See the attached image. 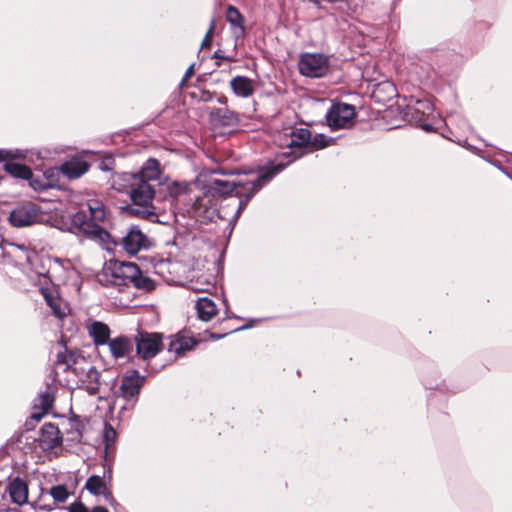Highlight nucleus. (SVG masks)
Wrapping results in <instances>:
<instances>
[{"label":"nucleus","mask_w":512,"mask_h":512,"mask_svg":"<svg viewBox=\"0 0 512 512\" xmlns=\"http://www.w3.org/2000/svg\"><path fill=\"white\" fill-rule=\"evenodd\" d=\"M61 344H63V350L57 353L55 364L58 366L65 365L64 371H68L78 362L79 353L78 351L68 350L63 341H61Z\"/></svg>","instance_id":"nucleus-25"},{"label":"nucleus","mask_w":512,"mask_h":512,"mask_svg":"<svg viewBox=\"0 0 512 512\" xmlns=\"http://www.w3.org/2000/svg\"><path fill=\"white\" fill-rule=\"evenodd\" d=\"M297 157L288 160V162L271 164L265 167L254 180L230 181L223 179H213L210 181L202 196L189 198L192 202V210L195 214L208 213L214 205L216 198H225L234 195L240 198L237 213H241L247 206L253 196L263 187L265 183L285 169V167Z\"/></svg>","instance_id":"nucleus-2"},{"label":"nucleus","mask_w":512,"mask_h":512,"mask_svg":"<svg viewBox=\"0 0 512 512\" xmlns=\"http://www.w3.org/2000/svg\"><path fill=\"white\" fill-rule=\"evenodd\" d=\"M308 2L313 4L317 8H321V1L320 0H308Z\"/></svg>","instance_id":"nucleus-44"},{"label":"nucleus","mask_w":512,"mask_h":512,"mask_svg":"<svg viewBox=\"0 0 512 512\" xmlns=\"http://www.w3.org/2000/svg\"><path fill=\"white\" fill-rule=\"evenodd\" d=\"M38 401L37 407H39L43 413H47L53 406L54 396L49 392H45L39 396Z\"/></svg>","instance_id":"nucleus-29"},{"label":"nucleus","mask_w":512,"mask_h":512,"mask_svg":"<svg viewBox=\"0 0 512 512\" xmlns=\"http://www.w3.org/2000/svg\"><path fill=\"white\" fill-rule=\"evenodd\" d=\"M105 275L113 286L133 285L136 289L146 293L152 292L156 288L155 281L144 275L139 266L132 262L110 261L105 268Z\"/></svg>","instance_id":"nucleus-4"},{"label":"nucleus","mask_w":512,"mask_h":512,"mask_svg":"<svg viewBox=\"0 0 512 512\" xmlns=\"http://www.w3.org/2000/svg\"><path fill=\"white\" fill-rule=\"evenodd\" d=\"M85 488L93 495H104L106 499L112 498V493L107 489L103 478L98 475L90 476L86 481Z\"/></svg>","instance_id":"nucleus-24"},{"label":"nucleus","mask_w":512,"mask_h":512,"mask_svg":"<svg viewBox=\"0 0 512 512\" xmlns=\"http://www.w3.org/2000/svg\"><path fill=\"white\" fill-rule=\"evenodd\" d=\"M84 424L78 415L73 414L67 420V427L65 428V433L69 441L72 442H81L83 436Z\"/></svg>","instance_id":"nucleus-22"},{"label":"nucleus","mask_w":512,"mask_h":512,"mask_svg":"<svg viewBox=\"0 0 512 512\" xmlns=\"http://www.w3.org/2000/svg\"><path fill=\"white\" fill-rule=\"evenodd\" d=\"M110 328L107 324L95 321L92 323L89 334L96 346L108 344L110 339Z\"/></svg>","instance_id":"nucleus-20"},{"label":"nucleus","mask_w":512,"mask_h":512,"mask_svg":"<svg viewBox=\"0 0 512 512\" xmlns=\"http://www.w3.org/2000/svg\"><path fill=\"white\" fill-rule=\"evenodd\" d=\"M38 442L43 451H52L60 447L63 437L59 427L50 422L43 424L40 429Z\"/></svg>","instance_id":"nucleus-11"},{"label":"nucleus","mask_w":512,"mask_h":512,"mask_svg":"<svg viewBox=\"0 0 512 512\" xmlns=\"http://www.w3.org/2000/svg\"><path fill=\"white\" fill-rule=\"evenodd\" d=\"M329 57L321 53L300 55L298 68L301 75L310 78L324 77L329 71Z\"/></svg>","instance_id":"nucleus-6"},{"label":"nucleus","mask_w":512,"mask_h":512,"mask_svg":"<svg viewBox=\"0 0 512 512\" xmlns=\"http://www.w3.org/2000/svg\"><path fill=\"white\" fill-rule=\"evenodd\" d=\"M44 508L47 509V510H52L53 509L52 506H45Z\"/></svg>","instance_id":"nucleus-47"},{"label":"nucleus","mask_w":512,"mask_h":512,"mask_svg":"<svg viewBox=\"0 0 512 512\" xmlns=\"http://www.w3.org/2000/svg\"><path fill=\"white\" fill-rule=\"evenodd\" d=\"M160 174L161 170L158 160L150 158L139 172L123 173L120 176L119 190L128 194L132 203L137 206L136 208H130L132 215L147 220L157 217L155 208L152 205L155 189L151 181H157Z\"/></svg>","instance_id":"nucleus-3"},{"label":"nucleus","mask_w":512,"mask_h":512,"mask_svg":"<svg viewBox=\"0 0 512 512\" xmlns=\"http://www.w3.org/2000/svg\"><path fill=\"white\" fill-rule=\"evenodd\" d=\"M41 295L46 304L51 308L53 314L58 318H63L67 314V304L59 296L58 292L52 287H41Z\"/></svg>","instance_id":"nucleus-14"},{"label":"nucleus","mask_w":512,"mask_h":512,"mask_svg":"<svg viewBox=\"0 0 512 512\" xmlns=\"http://www.w3.org/2000/svg\"><path fill=\"white\" fill-rule=\"evenodd\" d=\"M106 217L104 203L98 199H90L86 208H82L73 215L72 224L85 235L103 243L112 244L114 247H120L131 256L148 247L147 236L136 226L130 227L121 236L105 230L101 224Z\"/></svg>","instance_id":"nucleus-1"},{"label":"nucleus","mask_w":512,"mask_h":512,"mask_svg":"<svg viewBox=\"0 0 512 512\" xmlns=\"http://www.w3.org/2000/svg\"><path fill=\"white\" fill-rule=\"evenodd\" d=\"M417 105L421 106L423 108H427L428 111H432V106L430 104L426 103V102L418 101Z\"/></svg>","instance_id":"nucleus-41"},{"label":"nucleus","mask_w":512,"mask_h":512,"mask_svg":"<svg viewBox=\"0 0 512 512\" xmlns=\"http://www.w3.org/2000/svg\"><path fill=\"white\" fill-rule=\"evenodd\" d=\"M189 192H190L189 185L186 183L175 182L169 187L170 196H172L173 198H176V199H179L180 197H182L186 194H189Z\"/></svg>","instance_id":"nucleus-28"},{"label":"nucleus","mask_w":512,"mask_h":512,"mask_svg":"<svg viewBox=\"0 0 512 512\" xmlns=\"http://www.w3.org/2000/svg\"><path fill=\"white\" fill-rule=\"evenodd\" d=\"M46 413H43V411L41 413H33L31 415V419L35 420V421H40L43 417V415H45Z\"/></svg>","instance_id":"nucleus-40"},{"label":"nucleus","mask_w":512,"mask_h":512,"mask_svg":"<svg viewBox=\"0 0 512 512\" xmlns=\"http://www.w3.org/2000/svg\"><path fill=\"white\" fill-rule=\"evenodd\" d=\"M100 389V381H89L86 390L90 395H96Z\"/></svg>","instance_id":"nucleus-34"},{"label":"nucleus","mask_w":512,"mask_h":512,"mask_svg":"<svg viewBox=\"0 0 512 512\" xmlns=\"http://www.w3.org/2000/svg\"><path fill=\"white\" fill-rule=\"evenodd\" d=\"M116 432L115 430L112 428V427H109L106 431H105V438L107 441H109L110 437L111 436H115Z\"/></svg>","instance_id":"nucleus-39"},{"label":"nucleus","mask_w":512,"mask_h":512,"mask_svg":"<svg viewBox=\"0 0 512 512\" xmlns=\"http://www.w3.org/2000/svg\"><path fill=\"white\" fill-rule=\"evenodd\" d=\"M197 344L198 341L194 337L187 335L185 332H179L170 337L168 351L174 353L176 357H180L187 351L192 350Z\"/></svg>","instance_id":"nucleus-13"},{"label":"nucleus","mask_w":512,"mask_h":512,"mask_svg":"<svg viewBox=\"0 0 512 512\" xmlns=\"http://www.w3.org/2000/svg\"><path fill=\"white\" fill-rule=\"evenodd\" d=\"M22 157L19 153H14L11 150L0 149V162H5L4 170L14 178L27 180L33 175L32 169L26 165L11 160Z\"/></svg>","instance_id":"nucleus-9"},{"label":"nucleus","mask_w":512,"mask_h":512,"mask_svg":"<svg viewBox=\"0 0 512 512\" xmlns=\"http://www.w3.org/2000/svg\"><path fill=\"white\" fill-rule=\"evenodd\" d=\"M329 144V141L327 140L326 136L323 134H317L313 138L310 137V143H309V152H312L313 150H319L327 147Z\"/></svg>","instance_id":"nucleus-30"},{"label":"nucleus","mask_w":512,"mask_h":512,"mask_svg":"<svg viewBox=\"0 0 512 512\" xmlns=\"http://www.w3.org/2000/svg\"><path fill=\"white\" fill-rule=\"evenodd\" d=\"M87 376L90 381H100L101 373L94 367H91L87 373Z\"/></svg>","instance_id":"nucleus-36"},{"label":"nucleus","mask_w":512,"mask_h":512,"mask_svg":"<svg viewBox=\"0 0 512 512\" xmlns=\"http://www.w3.org/2000/svg\"><path fill=\"white\" fill-rule=\"evenodd\" d=\"M424 114H425L424 112L421 113V116L418 118L419 122H422Z\"/></svg>","instance_id":"nucleus-46"},{"label":"nucleus","mask_w":512,"mask_h":512,"mask_svg":"<svg viewBox=\"0 0 512 512\" xmlns=\"http://www.w3.org/2000/svg\"><path fill=\"white\" fill-rule=\"evenodd\" d=\"M397 95V89L391 81H383L374 85L372 98L375 102L386 103Z\"/></svg>","instance_id":"nucleus-18"},{"label":"nucleus","mask_w":512,"mask_h":512,"mask_svg":"<svg viewBox=\"0 0 512 512\" xmlns=\"http://www.w3.org/2000/svg\"><path fill=\"white\" fill-rule=\"evenodd\" d=\"M136 354L143 360L154 358L163 349V334L159 332L139 331L134 337Z\"/></svg>","instance_id":"nucleus-5"},{"label":"nucleus","mask_w":512,"mask_h":512,"mask_svg":"<svg viewBox=\"0 0 512 512\" xmlns=\"http://www.w3.org/2000/svg\"><path fill=\"white\" fill-rule=\"evenodd\" d=\"M210 120L218 127H236L240 123V116L228 108H214L210 112Z\"/></svg>","instance_id":"nucleus-15"},{"label":"nucleus","mask_w":512,"mask_h":512,"mask_svg":"<svg viewBox=\"0 0 512 512\" xmlns=\"http://www.w3.org/2000/svg\"><path fill=\"white\" fill-rule=\"evenodd\" d=\"M69 512H89V511H88V508L81 501H76L69 506Z\"/></svg>","instance_id":"nucleus-33"},{"label":"nucleus","mask_w":512,"mask_h":512,"mask_svg":"<svg viewBox=\"0 0 512 512\" xmlns=\"http://www.w3.org/2000/svg\"><path fill=\"white\" fill-rule=\"evenodd\" d=\"M195 74V69H194V64L190 65L188 67V69L186 70L183 78H182V81H181V86H184L185 83Z\"/></svg>","instance_id":"nucleus-35"},{"label":"nucleus","mask_w":512,"mask_h":512,"mask_svg":"<svg viewBox=\"0 0 512 512\" xmlns=\"http://www.w3.org/2000/svg\"><path fill=\"white\" fill-rule=\"evenodd\" d=\"M92 512H109V511L102 506H97V507L93 508Z\"/></svg>","instance_id":"nucleus-43"},{"label":"nucleus","mask_w":512,"mask_h":512,"mask_svg":"<svg viewBox=\"0 0 512 512\" xmlns=\"http://www.w3.org/2000/svg\"><path fill=\"white\" fill-rule=\"evenodd\" d=\"M226 20L233 28L237 29V31H235L237 37L244 36L245 18L237 7L234 5H228L226 10Z\"/></svg>","instance_id":"nucleus-21"},{"label":"nucleus","mask_w":512,"mask_h":512,"mask_svg":"<svg viewBox=\"0 0 512 512\" xmlns=\"http://www.w3.org/2000/svg\"><path fill=\"white\" fill-rule=\"evenodd\" d=\"M218 102L221 103V104L226 105L227 102H228V99H227V97L225 95H221V96L218 97Z\"/></svg>","instance_id":"nucleus-42"},{"label":"nucleus","mask_w":512,"mask_h":512,"mask_svg":"<svg viewBox=\"0 0 512 512\" xmlns=\"http://www.w3.org/2000/svg\"><path fill=\"white\" fill-rule=\"evenodd\" d=\"M216 65H217V66H220V65H221L220 61H217V62H216Z\"/></svg>","instance_id":"nucleus-48"},{"label":"nucleus","mask_w":512,"mask_h":512,"mask_svg":"<svg viewBox=\"0 0 512 512\" xmlns=\"http://www.w3.org/2000/svg\"><path fill=\"white\" fill-rule=\"evenodd\" d=\"M311 132L307 128H298L291 132L290 148L309 149Z\"/></svg>","instance_id":"nucleus-26"},{"label":"nucleus","mask_w":512,"mask_h":512,"mask_svg":"<svg viewBox=\"0 0 512 512\" xmlns=\"http://www.w3.org/2000/svg\"><path fill=\"white\" fill-rule=\"evenodd\" d=\"M145 376H141L137 370H131L123 376L120 385V395L127 402H135L138 399L141 388L144 386Z\"/></svg>","instance_id":"nucleus-10"},{"label":"nucleus","mask_w":512,"mask_h":512,"mask_svg":"<svg viewBox=\"0 0 512 512\" xmlns=\"http://www.w3.org/2000/svg\"><path fill=\"white\" fill-rule=\"evenodd\" d=\"M29 180L30 186L35 191H44L48 188V185L41 179V178H35L33 175L31 176Z\"/></svg>","instance_id":"nucleus-32"},{"label":"nucleus","mask_w":512,"mask_h":512,"mask_svg":"<svg viewBox=\"0 0 512 512\" xmlns=\"http://www.w3.org/2000/svg\"><path fill=\"white\" fill-rule=\"evenodd\" d=\"M108 346L112 357L118 360L131 354L133 350V340L128 336L120 335L112 338Z\"/></svg>","instance_id":"nucleus-16"},{"label":"nucleus","mask_w":512,"mask_h":512,"mask_svg":"<svg viewBox=\"0 0 512 512\" xmlns=\"http://www.w3.org/2000/svg\"><path fill=\"white\" fill-rule=\"evenodd\" d=\"M230 86L233 92L238 97L248 98L254 93L253 81L245 76H235L230 81Z\"/></svg>","instance_id":"nucleus-19"},{"label":"nucleus","mask_w":512,"mask_h":512,"mask_svg":"<svg viewBox=\"0 0 512 512\" xmlns=\"http://www.w3.org/2000/svg\"><path fill=\"white\" fill-rule=\"evenodd\" d=\"M214 97V93L210 92V91H201L200 93V100L203 101V102H209L213 99Z\"/></svg>","instance_id":"nucleus-37"},{"label":"nucleus","mask_w":512,"mask_h":512,"mask_svg":"<svg viewBox=\"0 0 512 512\" xmlns=\"http://www.w3.org/2000/svg\"><path fill=\"white\" fill-rule=\"evenodd\" d=\"M421 127L426 130V131H430L432 129V126L430 124H427V123H421L420 124Z\"/></svg>","instance_id":"nucleus-45"},{"label":"nucleus","mask_w":512,"mask_h":512,"mask_svg":"<svg viewBox=\"0 0 512 512\" xmlns=\"http://www.w3.org/2000/svg\"><path fill=\"white\" fill-rule=\"evenodd\" d=\"M214 30H215V21L213 20L211 22V25H210L208 31L206 32V34L202 40L200 49H210L211 48Z\"/></svg>","instance_id":"nucleus-31"},{"label":"nucleus","mask_w":512,"mask_h":512,"mask_svg":"<svg viewBox=\"0 0 512 512\" xmlns=\"http://www.w3.org/2000/svg\"><path fill=\"white\" fill-rule=\"evenodd\" d=\"M213 58L219 59V60H226L228 62L233 61V59L231 57L221 55L219 50L214 53Z\"/></svg>","instance_id":"nucleus-38"},{"label":"nucleus","mask_w":512,"mask_h":512,"mask_svg":"<svg viewBox=\"0 0 512 512\" xmlns=\"http://www.w3.org/2000/svg\"><path fill=\"white\" fill-rule=\"evenodd\" d=\"M48 493L54 499L55 504L66 502V500L70 496V492L68 491L67 486L64 484L52 486L49 489Z\"/></svg>","instance_id":"nucleus-27"},{"label":"nucleus","mask_w":512,"mask_h":512,"mask_svg":"<svg viewBox=\"0 0 512 512\" xmlns=\"http://www.w3.org/2000/svg\"><path fill=\"white\" fill-rule=\"evenodd\" d=\"M40 214V207L37 204L28 202L13 209L8 220L13 227L22 228L36 223Z\"/></svg>","instance_id":"nucleus-8"},{"label":"nucleus","mask_w":512,"mask_h":512,"mask_svg":"<svg viewBox=\"0 0 512 512\" xmlns=\"http://www.w3.org/2000/svg\"><path fill=\"white\" fill-rule=\"evenodd\" d=\"M90 168V163L81 155L71 157L62 163L60 171L68 179H78L84 175Z\"/></svg>","instance_id":"nucleus-12"},{"label":"nucleus","mask_w":512,"mask_h":512,"mask_svg":"<svg viewBox=\"0 0 512 512\" xmlns=\"http://www.w3.org/2000/svg\"><path fill=\"white\" fill-rule=\"evenodd\" d=\"M13 503L23 505L28 500V484L20 477L14 478L7 488Z\"/></svg>","instance_id":"nucleus-17"},{"label":"nucleus","mask_w":512,"mask_h":512,"mask_svg":"<svg viewBox=\"0 0 512 512\" xmlns=\"http://www.w3.org/2000/svg\"><path fill=\"white\" fill-rule=\"evenodd\" d=\"M196 309L198 317L202 321L206 322L210 321L218 312L215 303L207 297H202L198 299L196 303Z\"/></svg>","instance_id":"nucleus-23"},{"label":"nucleus","mask_w":512,"mask_h":512,"mask_svg":"<svg viewBox=\"0 0 512 512\" xmlns=\"http://www.w3.org/2000/svg\"><path fill=\"white\" fill-rule=\"evenodd\" d=\"M356 117L355 107L353 105L336 102L333 103L326 114V121L332 130L346 129L353 125Z\"/></svg>","instance_id":"nucleus-7"}]
</instances>
